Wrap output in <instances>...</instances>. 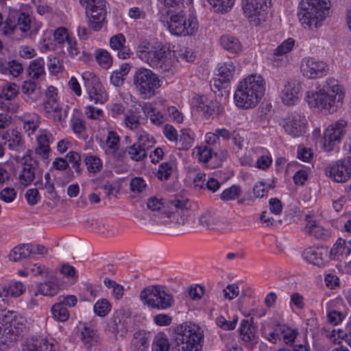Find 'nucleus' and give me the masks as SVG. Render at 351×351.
I'll return each mask as SVG.
<instances>
[{"label":"nucleus","mask_w":351,"mask_h":351,"mask_svg":"<svg viewBox=\"0 0 351 351\" xmlns=\"http://www.w3.org/2000/svg\"><path fill=\"white\" fill-rule=\"evenodd\" d=\"M330 6V0H301L297 13L299 22L304 29L316 30L329 15Z\"/></svg>","instance_id":"obj_5"},{"label":"nucleus","mask_w":351,"mask_h":351,"mask_svg":"<svg viewBox=\"0 0 351 351\" xmlns=\"http://www.w3.org/2000/svg\"><path fill=\"white\" fill-rule=\"evenodd\" d=\"M61 48L63 51L66 50L71 57L76 56L80 53V49L77 47V41L71 37L64 43V45Z\"/></svg>","instance_id":"obj_64"},{"label":"nucleus","mask_w":351,"mask_h":351,"mask_svg":"<svg viewBox=\"0 0 351 351\" xmlns=\"http://www.w3.org/2000/svg\"><path fill=\"white\" fill-rule=\"evenodd\" d=\"M302 257L309 263L322 267L327 262L326 251L322 248L308 247L302 253Z\"/></svg>","instance_id":"obj_26"},{"label":"nucleus","mask_w":351,"mask_h":351,"mask_svg":"<svg viewBox=\"0 0 351 351\" xmlns=\"http://www.w3.org/2000/svg\"><path fill=\"white\" fill-rule=\"evenodd\" d=\"M298 335L296 328H291L285 325H281L280 341L287 345H293Z\"/></svg>","instance_id":"obj_45"},{"label":"nucleus","mask_w":351,"mask_h":351,"mask_svg":"<svg viewBox=\"0 0 351 351\" xmlns=\"http://www.w3.org/2000/svg\"><path fill=\"white\" fill-rule=\"evenodd\" d=\"M51 311L53 317L59 322H65L69 317V313L66 307L58 301L52 306Z\"/></svg>","instance_id":"obj_47"},{"label":"nucleus","mask_w":351,"mask_h":351,"mask_svg":"<svg viewBox=\"0 0 351 351\" xmlns=\"http://www.w3.org/2000/svg\"><path fill=\"white\" fill-rule=\"evenodd\" d=\"M80 3L85 9L88 18V27L95 32L99 31L105 21L106 15V0H79Z\"/></svg>","instance_id":"obj_10"},{"label":"nucleus","mask_w":351,"mask_h":351,"mask_svg":"<svg viewBox=\"0 0 351 351\" xmlns=\"http://www.w3.org/2000/svg\"><path fill=\"white\" fill-rule=\"evenodd\" d=\"M175 165L173 162H165L161 163L158 169L157 177L158 179L167 180L173 172Z\"/></svg>","instance_id":"obj_58"},{"label":"nucleus","mask_w":351,"mask_h":351,"mask_svg":"<svg viewBox=\"0 0 351 351\" xmlns=\"http://www.w3.org/2000/svg\"><path fill=\"white\" fill-rule=\"evenodd\" d=\"M56 341L53 338L33 336L26 339L21 345L19 351H56Z\"/></svg>","instance_id":"obj_16"},{"label":"nucleus","mask_w":351,"mask_h":351,"mask_svg":"<svg viewBox=\"0 0 351 351\" xmlns=\"http://www.w3.org/2000/svg\"><path fill=\"white\" fill-rule=\"evenodd\" d=\"M199 223L210 230L221 231L230 226V223L211 212H206L199 219Z\"/></svg>","instance_id":"obj_24"},{"label":"nucleus","mask_w":351,"mask_h":351,"mask_svg":"<svg viewBox=\"0 0 351 351\" xmlns=\"http://www.w3.org/2000/svg\"><path fill=\"white\" fill-rule=\"evenodd\" d=\"M235 71L234 64L232 60L223 63L218 68V74L221 77L230 80L232 79Z\"/></svg>","instance_id":"obj_54"},{"label":"nucleus","mask_w":351,"mask_h":351,"mask_svg":"<svg viewBox=\"0 0 351 351\" xmlns=\"http://www.w3.org/2000/svg\"><path fill=\"white\" fill-rule=\"evenodd\" d=\"M197 110L202 113L206 119H210L213 115L222 113L223 107L216 100L208 99L201 96L197 99L195 103Z\"/></svg>","instance_id":"obj_22"},{"label":"nucleus","mask_w":351,"mask_h":351,"mask_svg":"<svg viewBox=\"0 0 351 351\" xmlns=\"http://www.w3.org/2000/svg\"><path fill=\"white\" fill-rule=\"evenodd\" d=\"M38 292L45 296H53L56 295L59 290V285L53 282L47 281L43 283H40L37 287Z\"/></svg>","instance_id":"obj_46"},{"label":"nucleus","mask_w":351,"mask_h":351,"mask_svg":"<svg viewBox=\"0 0 351 351\" xmlns=\"http://www.w3.org/2000/svg\"><path fill=\"white\" fill-rule=\"evenodd\" d=\"M142 110L154 125H160L166 121L163 114L150 103L145 104Z\"/></svg>","instance_id":"obj_33"},{"label":"nucleus","mask_w":351,"mask_h":351,"mask_svg":"<svg viewBox=\"0 0 351 351\" xmlns=\"http://www.w3.org/2000/svg\"><path fill=\"white\" fill-rule=\"evenodd\" d=\"M4 326L0 337V344H9L18 339L19 337L27 332V321L17 312L8 311L3 313Z\"/></svg>","instance_id":"obj_7"},{"label":"nucleus","mask_w":351,"mask_h":351,"mask_svg":"<svg viewBox=\"0 0 351 351\" xmlns=\"http://www.w3.org/2000/svg\"><path fill=\"white\" fill-rule=\"evenodd\" d=\"M57 88L53 86L47 88L45 93L46 101L44 102V109L47 113H51L52 110H56L58 105Z\"/></svg>","instance_id":"obj_39"},{"label":"nucleus","mask_w":351,"mask_h":351,"mask_svg":"<svg viewBox=\"0 0 351 351\" xmlns=\"http://www.w3.org/2000/svg\"><path fill=\"white\" fill-rule=\"evenodd\" d=\"M286 133L293 138L300 137L306 133L307 121L304 116L294 112L289 114L280 123Z\"/></svg>","instance_id":"obj_15"},{"label":"nucleus","mask_w":351,"mask_h":351,"mask_svg":"<svg viewBox=\"0 0 351 351\" xmlns=\"http://www.w3.org/2000/svg\"><path fill=\"white\" fill-rule=\"evenodd\" d=\"M306 224L305 231L309 234L314 236L317 239L326 240L330 237L328 230L318 225L311 216L306 215Z\"/></svg>","instance_id":"obj_28"},{"label":"nucleus","mask_w":351,"mask_h":351,"mask_svg":"<svg viewBox=\"0 0 351 351\" xmlns=\"http://www.w3.org/2000/svg\"><path fill=\"white\" fill-rule=\"evenodd\" d=\"M38 162L30 156H25L21 161V169L19 174L21 184L27 186L29 185L38 173Z\"/></svg>","instance_id":"obj_17"},{"label":"nucleus","mask_w":351,"mask_h":351,"mask_svg":"<svg viewBox=\"0 0 351 351\" xmlns=\"http://www.w3.org/2000/svg\"><path fill=\"white\" fill-rule=\"evenodd\" d=\"M234 0H210L209 4L218 12H228L233 5Z\"/></svg>","instance_id":"obj_56"},{"label":"nucleus","mask_w":351,"mask_h":351,"mask_svg":"<svg viewBox=\"0 0 351 351\" xmlns=\"http://www.w3.org/2000/svg\"><path fill=\"white\" fill-rule=\"evenodd\" d=\"M133 81L143 99L154 96L155 90L161 86V81L158 76L150 69L145 68H140L135 72Z\"/></svg>","instance_id":"obj_9"},{"label":"nucleus","mask_w":351,"mask_h":351,"mask_svg":"<svg viewBox=\"0 0 351 351\" xmlns=\"http://www.w3.org/2000/svg\"><path fill=\"white\" fill-rule=\"evenodd\" d=\"M258 152V147L248 150L243 156L239 157V162L242 166L254 167Z\"/></svg>","instance_id":"obj_59"},{"label":"nucleus","mask_w":351,"mask_h":351,"mask_svg":"<svg viewBox=\"0 0 351 351\" xmlns=\"http://www.w3.org/2000/svg\"><path fill=\"white\" fill-rule=\"evenodd\" d=\"M87 98L95 104H104L108 100V94L99 79L93 73L85 71L82 75Z\"/></svg>","instance_id":"obj_12"},{"label":"nucleus","mask_w":351,"mask_h":351,"mask_svg":"<svg viewBox=\"0 0 351 351\" xmlns=\"http://www.w3.org/2000/svg\"><path fill=\"white\" fill-rule=\"evenodd\" d=\"M126 151L130 158L134 162H142L147 157V152L136 143L127 147Z\"/></svg>","instance_id":"obj_42"},{"label":"nucleus","mask_w":351,"mask_h":351,"mask_svg":"<svg viewBox=\"0 0 351 351\" xmlns=\"http://www.w3.org/2000/svg\"><path fill=\"white\" fill-rule=\"evenodd\" d=\"M16 28L15 20H12L10 18L3 20V16L0 12V32L4 35L12 34Z\"/></svg>","instance_id":"obj_57"},{"label":"nucleus","mask_w":351,"mask_h":351,"mask_svg":"<svg viewBox=\"0 0 351 351\" xmlns=\"http://www.w3.org/2000/svg\"><path fill=\"white\" fill-rule=\"evenodd\" d=\"M301 91V84L293 79L285 82L280 90L282 102L287 106L294 105L299 100Z\"/></svg>","instance_id":"obj_20"},{"label":"nucleus","mask_w":351,"mask_h":351,"mask_svg":"<svg viewBox=\"0 0 351 351\" xmlns=\"http://www.w3.org/2000/svg\"><path fill=\"white\" fill-rule=\"evenodd\" d=\"M0 138L11 150L19 151L23 147L24 142L21 133L14 129H9L0 133Z\"/></svg>","instance_id":"obj_25"},{"label":"nucleus","mask_w":351,"mask_h":351,"mask_svg":"<svg viewBox=\"0 0 351 351\" xmlns=\"http://www.w3.org/2000/svg\"><path fill=\"white\" fill-rule=\"evenodd\" d=\"M28 75L33 80L42 79L45 75V62L43 58L32 60L27 69Z\"/></svg>","instance_id":"obj_34"},{"label":"nucleus","mask_w":351,"mask_h":351,"mask_svg":"<svg viewBox=\"0 0 351 351\" xmlns=\"http://www.w3.org/2000/svg\"><path fill=\"white\" fill-rule=\"evenodd\" d=\"M154 346L156 351H169L170 343L167 335L165 332H158L154 339Z\"/></svg>","instance_id":"obj_51"},{"label":"nucleus","mask_w":351,"mask_h":351,"mask_svg":"<svg viewBox=\"0 0 351 351\" xmlns=\"http://www.w3.org/2000/svg\"><path fill=\"white\" fill-rule=\"evenodd\" d=\"M140 298L144 304L158 310L170 308L173 304V298L166 287L160 285L148 286L140 293Z\"/></svg>","instance_id":"obj_8"},{"label":"nucleus","mask_w":351,"mask_h":351,"mask_svg":"<svg viewBox=\"0 0 351 351\" xmlns=\"http://www.w3.org/2000/svg\"><path fill=\"white\" fill-rule=\"evenodd\" d=\"M52 134L46 130H40L36 137L35 153L46 163L49 161L50 144L52 143Z\"/></svg>","instance_id":"obj_19"},{"label":"nucleus","mask_w":351,"mask_h":351,"mask_svg":"<svg viewBox=\"0 0 351 351\" xmlns=\"http://www.w3.org/2000/svg\"><path fill=\"white\" fill-rule=\"evenodd\" d=\"M165 5L160 14V21L166 23L169 32L175 36L195 35L199 28L196 16L187 15L184 11V0H159ZM191 0H188L191 1Z\"/></svg>","instance_id":"obj_1"},{"label":"nucleus","mask_w":351,"mask_h":351,"mask_svg":"<svg viewBox=\"0 0 351 351\" xmlns=\"http://www.w3.org/2000/svg\"><path fill=\"white\" fill-rule=\"evenodd\" d=\"M19 93V87L14 83H8L3 89L2 94L0 95V106L3 108V99L10 101L14 99Z\"/></svg>","instance_id":"obj_48"},{"label":"nucleus","mask_w":351,"mask_h":351,"mask_svg":"<svg viewBox=\"0 0 351 351\" xmlns=\"http://www.w3.org/2000/svg\"><path fill=\"white\" fill-rule=\"evenodd\" d=\"M97 62L104 69H108L112 64V57L110 53L104 49H98L95 52Z\"/></svg>","instance_id":"obj_43"},{"label":"nucleus","mask_w":351,"mask_h":351,"mask_svg":"<svg viewBox=\"0 0 351 351\" xmlns=\"http://www.w3.org/2000/svg\"><path fill=\"white\" fill-rule=\"evenodd\" d=\"M241 194V189L237 185H232L225 189L220 195L221 200L227 202L238 198Z\"/></svg>","instance_id":"obj_55"},{"label":"nucleus","mask_w":351,"mask_h":351,"mask_svg":"<svg viewBox=\"0 0 351 351\" xmlns=\"http://www.w3.org/2000/svg\"><path fill=\"white\" fill-rule=\"evenodd\" d=\"M81 339L88 348L94 346L97 341L96 331L86 326L84 327L81 332Z\"/></svg>","instance_id":"obj_50"},{"label":"nucleus","mask_w":351,"mask_h":351,"mask_svg":"<svg viewBox=\"0 0 351 351\" xmlns=\"http://www.w3.org/2000/svg\"><path fill=\"white\" fill-rule=\"evenodd\" d=\"M136 142L134 143L139 145L141 147L144 148L147 152L153 147L156 143L154 136L149 134L147 131L142 129L138 130L136 132Z\"/></svg>","instance_id":"obj_38"},{"label":"nucleus","mask_w":351,"mask_h":351,"mask_svg":"<svg viewBox=\"0 0 351 351\" xmlns=\"http://www.w3.org/2000/svg\"><path fill=\"white\" fill-rule=\"evenodd\" d=\"M111 309V304L106 299L98 300L94 305L95 313L100 317H104L108 314Z\"/></svg>","instance_id":"obj_61"},{"label":"nucleus","mask_w":351,"mask_h":351,"mask_svg":"<svg viewBox=\"0 0 351 351\" xmlns=\"http://www.w3.org/2000/svg\"><path fill=\"white\" fill-rule=\"evenodd\" d=\"M196 156L198 158L199 162L206 163L213 156L217 154V152L209 146L202 145L196 148Z\"/></svg>","instance_id":"obj_49"},{"label":"nucleus","mask_w":351,"mask_h":351,"mask_svg":"<svg viewBox=\"0 0 351 351\" xmlns=\"http://www.w3.org/2000/svg\"><path fill=\"white\" fill-rule=\"evenodd\" d=\"M300 72L308 79H317L327 75L329 71L328 64L314 57H305L300 62Z\"/></svg>","instance_id":"obj_13"},{"label":"nucleus","mask_w":351,"mask_h":351,"mask_svg":"<svg viewBox=\"0 0 351 351\" xmlns=\"http://www.w3.org/2000/svg\"><path fill=\"white\" fill-rule=\"evenodd\" d=\"M271 162L272 159L269 152L263 147L258 146V152L254 167L261 170H265L269 167Z\"/></svg>","instance_id":"obj_36"},{"label":"nucleus","mask_w":351,"mask_h":351,"mask_svg":"<svg viewBox=\"0 0 351 351\" xmlns=\"http://www.w3.org/2000/svg\"><path fill=\"white\" fill-rule=\"evenodd\" d=\"M176 346L172 351H199L204 339L203 331L194 324L184 323L174 329Z\"/></svg>","instance_id":"obj_6"},{"label":"nucleus","mask_w":351,"mask_h":351,"mask_svg":"<svg viewBox=\"0 0 351 351\" xmlns=\"http://www.w3.org/2000/svg\"><path fill=\"white\" fill-rule=\"evenodd\" d=\"M149 333L145 330H138L134 333L131 341L132 351H148Z\"/></svg>","instance_id":"obj_29"},{"label":"nucleus","mask_w":351,"mask_h":351,"mask_svg":"<svg viewBox=\"0 0 351 351\" xmlns=\"http://www.w3.org/2000/svg\"><path fill=\"white\" fill-rule=\"evenodd\" d=\"M84 163L89 173H97L103 167L101 160L97 155L91 154L84 156Z\"/></svg>","instance_id":"obj_40"},{"label":"nucleus","mask_w":351,"mask_h":351,"mask_svg":"<svg viewBox=\"0 0 351 351\" xmlns=\"http://www.w3.org/2000/svg\"><path fill=\"white\" fill-rule=\"evenodd\" d=\"M269 60L274 66H284L287 64L289 61V57L286 55H283L277 52L276 50H274L273 53L269 55Z\"/></svg>","instance_id":"obj_62"},{"label":"nucleus","mask_w":351,"mask_h":351,"mask_svg":"<svg viewBox=\"0 0 351 351\" xmlns=\"http://www.w3.org/2000/svg\"><path fill=\"white\" fill-rule=\"evenodd\" d=\"M265 81L257 74L250 75L241 80L235 90L234 99L236 106L242 109L255 107L264 96Z\"/></svg>","instance_id":"obj_4"},{"label":"nucleus","mask_w":351,"mask_h":351,"mask_svg":"<svg viewBox=\"0 0 351 351\" xmlns=\"http://www.w3.org/2000/svg\"><path fill=\"white\" fill-rule=\"evenodd\" d=\"M23 123L25 132L27 133L28 136H30L33 134L39 127L40 119L38 116L36 114L24 115Z\"/></svg>","instance_id":"obj_41"},{"label":"nucleus","mask_w":351,"mask_h":351,"mask_svg":"<svg viewBox=\"0 0 351 351\" xmlns=\"http://www.w3.org/2000/svg\"><path fill=\"white\" fill-rule=\"evenodd\" d=\"M239 334L243 341L249 343L252 348L258 342L255 327L247 319H243L240 324Z\"/></svg>","instance_id":"obj_27"},{"label":"nucleus","mask_w":351,"mask_h":351,"mask_svg":"<svg viewBox=\"0 0 351 351\" xmlns=\"http://www.w3.org/2000/svg\"><path fill=\"white\" fill-rule=\"evenodd\" d=\"M194 142V134L189 129H182L176 142V145L179 149L188 150Z\"/></svg>","instance_id":"obj_37"},{"label":"nucleus","mask_w":351,"mask_h":351,"mask_svg":"<svg viewBox=\"0 0 351 351\" xmlns=\"http://www.w3.org/2000/svg\"><path fill=\"white\" fill-rule=\"evenodd\" d=\"M221 46L230 53H239L242 50L241 42L230 35H223L220 38Z\"/></svg>","instance_id":"obj_35"},{"label":"nucleus","mask_w":351,"mask_h":351,"mask_svg":"<svg viewBox=\"0 0 351 351\" xmlns=\"http://www.w3.org/2000/svg\"><path fill=\"white\" fill-rule=\"evenodd\" d=\"M141 115L139 112L135 110H130L125 114L123 119L125 126L130 130H134L140 125Z\"/></svg>","instance_id":"obj_44"},{"label":"nucleus","mask_w":351,"mask_h":351,"mask_svg":"<svg viewBox=\"0 0 351 351\" xmlns=\"http://www.w3.org/2000/svg\"><path fill=\"white\" fill-rule=\"evenodd\" d=\"M271 3V0H242V8L248 19L261 16Z\"/></svg>","instance_id":"obj_23"},{"label":"nucleus","mask_w":351,"mask_h":351,"mask_svg":"<svg viewBox=\"0 0 351 351\" xmlns=\"http://www.w3.org/2000/svg\"><path fill=\"white\" fill-rule=\"evenodd\" d=\"M120 138L118 134L114 131H109L106 139V147H104V152L106 151H110L119 147Z\"/></svg>","instance_id":"obj_60"},{"label":"nucleus","mask_w":351,"mask_h":351,"mask_svg":"<svg viewBox=\"0 0 351 351\" xmlns=\"http://www.w3.org/2000/svg\"><path fill=\"white\" fill-rule=\"evenodd\" d=\"M136 55L144 62L154 69H159L165 74L173 73V65L171 59V51L158 41L149 42L141 40L135 50Z\"/></svg>","instance_id":"obj_3"},{"label":"nucleus","mask_w":351,"mask_h":351,"mask_svg":"<svg viewBox=\"0 0 351 351\" xmlns=\"http://www.w3.org/2000/svg\"><path fill=\"white\" fill-rule=\"evenodd\" d=\"M126 149L117 147L110 151H106V155L115 162H122L126 157Z\"/></svg>","instance_id":"obj_63"},{"label":"nucleus","mask_w":351,"mask_h":351,"mask_svg":"<svg viewBox=\"0 0 351 351\" xmlns=\"http://www.w3.org/2000/svg\"><path fill=\"white\" fill-rule=\"evenodd\" d=\"M324 172L335 182H346L351 178V162L344 157L326 166Z\"/></svg>","instance_id":"obj_14"},{"label":"nucleus","mask_w":351,"mask_h":351,"mask_svg":"<svg viewBox=\"0 0 351 351\" xmlns=\"http://www.w3.org/2000/svg\"><path fill=\"white\" fill-rule=\"evenodd\" d=\"M128 328L127 317L121 311H116L108 323V331L117 339L119 337H125L128 331Z\"/></svg>","instance_id":"obj_21"},{"label":"nucleus","mask_w":351,"mask_h":351,"mask_svg":"<svg viewBox=\"0 0 351 351\" xmlns=\"http://www.w3.org/2000/svg\"><path fill=\"white\" fill-rule=\"evenodd\" d=\"M45 182L43 184V182H36L35 185L39 189H46L47 192L49 194L50 199H55L57 197V193L55 190L54 184L51 180V176L49 173H46L44 176Z\"/></svg>","instance_id":"obj_52"},{"label":"nucleus","mask_w":351,"mask_h":351,"mask_svg":"<svg viewBox=\"0 0 351 351\" xmlns=\"http://www.w3.org/2000/svg\"><path fill=\"white\" fill-rule=\"evenodd\" d=\"M343 97L344 93L338 80L329 77L319 90L307 91L305 99L310 107L317 108L331 113L341 106Z\"/></svg>","instance_id":"obj_2"},{"label":"nucleus","mask_w":351,"mask_h":351,"mask_svg":"<svg viewBox=\"0 0 351 351\" xmlns=\"http://www.w3.org/2000/svg\"><path fill=\"white\" fill-rule=\"evenodd\" d=\"M25 291V285L21 282H12L0 286V297L17 298Z\"/></svg>","instance_id":"obj_31"},{"label":"nucleus","mask_w":351,"mask_h":351,"mask_svg":"<svg viewBox=\"0 0 351 351\" xmlns=\"http://www.w3.org/2000/svg\"><path fill=\"white\" fill-rule=\"evenodd\" d=\"M167 206L169 208V212L171 213H177L178 215H182L180 219H178V223L182 225L184 228L182 231L189 230L190 227L187 226L188 223V208L190 206L189 200L182 197H176L171 199L167 203Z\"/></svg>","instance_id":"obj_18"},{"label":"nucleus","mask_w":351,"mask_h":351,"mask_svg":"<svg viewBox=\"0 0 351 351\" xmlns=\"http://www.w3.org/2000/svg\"><path fill=\"white\" fill-rule=\"evenodd\" d=\"M21 90L25 95V99L27 102H35L41 97L40 87L35 82H32V80L25 81L22 85Z\"/></svg>","instance_id":"obj_30"},{"label":"nucleus","mask_w":351,"mask_h":351,"mask_svg":"<svg viewBox=\"0 0 351 351\" xmlns=\"http://www.w3.org/2000/svg\"><path fill=\"white\" fill-rule=\"evenodd\" d=\"M347 121L339 119L328 125L323 133L322 146L324 152H331L339 147L346 134Z\"/></svg>","instance_id":"obj_11"},{"label":"nucleus","mask_w":351,"mask_h":351,"mask_svg":"<svg viewBox=\"0 0 351 351\" xmlns=\"http://www.w3.org/2000/svg\"><path fill=\"white\" fill-rule=\"evenodd\" d=\"M104 283L108 288L112 289L111 293L114 299L119 300L122 298L124 294V288L122 285L108 278L104 279Z\"/></svg>","instance_id":"obj_53"},{"label":"nucleus","mask_w":351,"mask_h":351,"mask_svg":"<svg viewBox=\"0 0 351 351\" xmlns=\"http://www.w3.org/2000/svg\"><path fill=\"white\" fill-rule=\"evenodd\" d=\"M34 251V246L31 244H23L15 247L10 253V260L16 262L29 257Z\"/></svg>","instance_id":"obj_32"}]
</instances>
